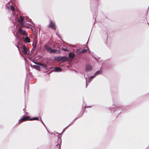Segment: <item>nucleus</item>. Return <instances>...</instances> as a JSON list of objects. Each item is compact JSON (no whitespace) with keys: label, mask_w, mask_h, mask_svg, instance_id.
<instances>
[{"label":"nucleus","mask_w":149,"mask_h":149,"mask_svg":"<svg viewBox=\"0 0 149 149\" xmlns=\"http://www.w3.org/2000/svg\"><path fill=\"white\" fill-rule=\"evenodd\" d=\"M128 109V108H126V110H127Z\"/></svg>","instance_id":"nucleus-24"},{"label":"nucleus","mask_w":149,"mask_h":149,"mask_svg":"<svg viewBox=\"0 0 149 149\" xmlns=\"http://www.w3.org/2000/svg\"><path fill=\"white\" fill-rule=\"evenodd\" d=\"M41 65H42V64H41Z\"/></svg>","instance_id":"nucleus-32"},{"label":"nucleus","mask_w":149,"mask_h":149,"mask_svg":"<svg viewBox=\"0 0 149 149\" xmlns=\"http://www.w3.org/2000/svg\"><path fill=\"white\" fill-rule=\"evenodd\" d=\"M93 68V67L90 64H86L85 66V71L86 72L90 71Z\"/></svg>","instance_id":"nucleus-7"},{"label":"nucleus","mask_w":149,"mask_h":149,"mask_svg":"<svg viewBox=\"0 0 149 149\" xmlns=\"http://www.w3.org/2000/svg\"><path fill=\"white\" fill-rule=\"evenodd\" d=\"M24 40L26 43H29L30 42V39L28 37H26Z\"/></svg>","instance_id":"nucleus-12"},{"label":"nucleus","mask_w":149,"mask_h":149,"mask_svg":"<svg viewBox=\"0 0 149 149\" xmlns=\"http://www.w3.org/2000/svg\"><path fill=\"white\" fill-rule=\"evenodd\" d=\"M49 27L53 29H56V26L55 24L52 21H50V23Z\"/></svg>","instance_id":"nucleus-9"},{"label":"nucleus","mask_w":149,"mask_h":149,"mask_svg":"<svg viewBox=\"0 0 149 149\" xmlns=\"http://www.w3.org/2000/svg\"><path fill=\"white\" fill-rule=\"evenodd\" d=\"M58 144H57V146H58Z\"/></svg>","instance_id":"nucleus-33"},{"label":"nucleus","mask_w":149,"mask_h":149,"mask_svg":"<svg viewBox=\"0 0 149 149\" xmlns=\"http://www.w3.org/2000/svg\"><path fill=\"white\" fill-rule=\"evenodd\" d=\"M75 48H76V51H75V63L77 61V59L79 60L82 58V55L81 53H85L87 51V49H83L81 51L80 50L81 48L77 47L76 44H75Z\"/></svg>","instance_id":"nucleus-2"},{"label":"nucleus","mask_w":149,"mask_h":149,"mask_svg":"<svg viewBox=\"0 0 149 149\" xmlns=\"http://www.w3.org/2000/svg\"><path fill=\"white\" fill-rule=\"evenodd\" d=\"M32 119L33 120H38V118H33Z\"/></svg>","instance_id":"nucleus-20"},{"label":"nucleus","mask_w":149,"mask_h":149,"mask_svg":"<svg viewBox=\"0 0 149 149\" xmlns=\"http://www.w3.org/2000/svg\"><path fill=\"white\" fill-rule=\"evenodd\" d=\"M61 56L59 57H56L55 58V60H57L58 61H61Z\"/></svg>","instance_id":"nucleus-14"},{"label":"nucleus","mask_w":149,"mask_h":149,"mask_svg":"<svg viewBox=\"0 0 149 149\" xmlns=\"http://www.w3.org/2000/svg\"><path fill=\"white\" fill-rule=\"evenodd\" d=\"M146 18H145L144 19V20H141L140 21V22H141V23H144L145 22H146Z\"/></svg>","instance_id":"nucleus-17"},{"label":"nucleus","mask_w":149,"mask_h":149,"mask_svg":"<svg viewBox=\"0 0 149 149\" xmlns=\"http://www.w3.org/2000/svg\"><path fill=\"white\" fill-rule=\"evenodd\" d=\"M147 24H148L149 25V23H148V22H147Z\"/></svg>","instance_id":"nucleus-27"},{"label":"nucleus","mask_w":149,"mask_h":149,"mask_svg":"<svg viewBox=\"0 0 149 149\" xmlns=\"http://www.w3.org/2000/svg\"><path fill=\"white\" fill-rule=\"evenodd\" d=\"M102 70H100L97 71H96L95 74L94 75L95 76H97V75H100V74H102Z\"/></svg>","instance_id":"nucleus-10"},{"label":"nucleus","mask_w":149,"mask_h":149,"mask_svg":"<svg viewBox=\"0 0 149 149\" xmlns=\"http://www.w3.org/2000/svg\"><path fill=\"white\" fill-rule=\"evenodd\" d=\"M85 77V79H86V88H87V86H88V84H87V79Z\"/></svg>","instance_id":"nucleus-19"},{"label":"nucleus","mask_w":149,"mask_h":149,"mask_svg":"<svg viewBox=\"0 0 149 149\" xmlns=\"http://www.w3.org/2000/svg\"><path fill=\"white\" fill-rule=\"evenodd\" d=\"M45 65V66H46V65Z\"/></svg>","instance_id":"nucleus-29"},{"label":"nucleus","mask_w":149,"mask_h":149,"mask_svg":"<svg viewBox=\"0 0 149 149\" xmlns=\"http://www.w3.org/2000/svg\"><path fill=\"white\" fill-rule=\"evenodd\" d=\"M21 48L22 49V52L24 54H27L28 49L26 46L25 45H22Z\"/></svg>","instance_id":"nucleus-8"},{"label":"nucleus","mask_w":149,"mask_h":149,"mask_svg":"<svg viewBox=\"0 0 149 149\" xmlns=\"http://www.w3.org/2000/svg\"><path fill=\"white\" fill-rule=\"evenodd\" d=\"M36 43H37V42H35V45H36Z\"/></svg>","instance_id":"nucleus-25"},{"label":"nucleus","mask_w":149,"mask_h":149,"mask_svg":"<svg viewBox=\"0 0 149 149\" xmlns=\"http://www.w3.org/2000/svg\"><path fill=\"white\" fill-rule=\"evenodd\" d=\"M93 19H95V21L96 20V13H95L94 14H93Z\"/></svg>","instance_id":"nucleus-16"},{"label":"nucleus","mask_w":149,"mask_h":149,"mask_svg":"<svg viewBox=\"0 0 149 149\" xmlns=\"http://www.w3.org/2000/svg\"><path fill=\"white\" fill-rule=\"evenodd\" d=\"M74 55L73 54L70 53L69 54V58L65 56L62 57L61 61L62 62H65L69 60L71 61L74 58Z\"/></svg>","instance_id":"nucleus-4"},{"label":"nucleus","mask_w":149,"mask_h":149,"mask_svg":"<svg viewBox=\"0 0 149 149\" xmlns=\"http://www.w3.org/2000/svg\"><path fill=\"white\" fill-rule=\"evenodd\" d=\"M86 104L85 103L84 101H83V103L82 105V107H84V108H82L81 112L78 115V117L75 118V121L77 120L78 118L81 117L83 114L84 112L86 110Z\"/></svg>","instance_id":"nucleus-5"},{"label":"nucleus","mask_w":149,"mask_h":149,"mask_svg":"<svg viewBox=\"0 0 149 149\" xmlns=\"http://www.w3.org/2000/svg\"><path fill=\"white\" fill-rule=\"evenodd\" d=\"M29 116H27V117H23L21 119H20V121H26V120H28L29 118Z\"/></svg>","instance_id":"nucleus-13"},{"label":"nucleus","mask_w":149,"mask_h":149,"mask_svg":"<svg viewBox=\"0 0 149 149\" xmlns=\"http://www.w3.org/2000/svg\"><path fill=\"white\" fill-rule=\"evenodd\" d=\"M55 71L56 72H60L62 71V69L59 67H56L55 68Z\"/></svg>","instance_id":"nucleus-15"},{"label":"nucleus","mask_w":149,"mask_h":149,"mask_svg":"<svg viewBox=\"0 0 149 149\" xmlns=\"http://www.w3.org/2000/svg\"><path fill=\"white\" fill-rule=\"evenodd\" d=\"M94 24H95V23L93 24V26H94Z\"/></svg>","instance_id":"nucleus-31"},{"label":"nucleus","mask_w":149,"mask_h":149,"mask_svg":"<svg viewBox=\"0 0 149 149\" xmlns=\"http://www.w3.org/2000/svg\"><path fill=\"white\" fill-rule=\"evenodd\" d=\"M89 39V38H88V41H87V43H86V44H87H87H88V40Z\"/></svg>","instance_id":"nucleus-22"},{"label":"nucleus","mask_w":149,"mask_h":149,"mask_svg":"<svg viewBox=\"0 0 149 149\" xmlns=\"http://www.w3.org/2000/svg\"><path fill=\"white\" fill-rule=\"evenodd\" d=\"M17 47L18 48L19 50V48H18V46H17Z\"/></svg>","instance_id":"nucleus-23"},{"label":"nucleus","mask_w":149,"mask_h":149,"mask_svg":"<svg viewBox=\"0 0 149 149\" xmlns=\"http://www.w3.org/2000/svg\"><path fill=\"white\" fill-rule=\"evenodd\" d=\"M75 72H76V70H75Z\"/></svg>","instance_id":"nucleus-30"},{"label":"nucleus","mask_w":149,"mask_h":149,"mask_svg":"<svg viewBox=\"0 0 149 149\" xmlns=\"http://www.w3.org/2000/svg\"><path fill=\"white\" fill-rule=\"evenodd\" d=\"M114 106V105H113V107L112 108H109V109L110 111H111V110H113L114 113H115L116 112H118L120 111V112L118 113V115L116 116V117H117L125 110V108H123V106L115 107V108L113 107Z\"/></svg>","instance_id":"nucleus-3"},{"label":"nucleus","mask_w":149,"mask_h":149,"mask_svg":"<svg viewBox=\"0 0 149 149\" xmlns=\"http://www.w3.org/2000/svg\"><path fill=\"white\" fill-rule=\"evenodd\" d=\"M62 49L64 51H68V50L65 48H63Z\"/></svg>","instance_id":"nucleus-18"},{"label":"nucleus","mask_w":149,"mask_h":149,"mask_svg":"<svg viewBox=\"0 0 149 149\" xmlns=\"http://www.w3.org/2000/svg\"><path fill=\"white\" fill-rule=\"evenodd\" d=\"M58 53H60V52L59 51H58Z\"/></svg>","instance_id":"nucleus-26"},{"label":"nucleus","mask_w":149,"mask_h":149,"mask_svg":"<svg viewBox=\"0 0 149 149\" xmlns=\"http://www.w3.org/2000/svg\"><path fill=\"white\" fill-rule=\"evenodd\" d=\"M95 76L94 75V74L93 75L91 76L88 78V82H90L92 79L94 78L95 77Z\"/></svg>","instance_id":"nucleus-11"},{"label":"nucleus","mask_w":149,"mask_h":149,"mask_svg":"<svg viewBox=\"0 0 149 149\" xmlns=\"http://www.w3.org/2000/svg\"><path fill=\"white\" fill-rule=\"evenodd\" d=\"M45 49L48 52L51 53H55L58 51L57 50L52 49L51 47L47 45H45L44 46Z\"/></svg>","instance_id":"nucleus-6"},{"label":"nucleus","mask_w":149,"mask_h":149,"mask_svg":"<svg viewBox=\"0 0 149 149\" xmlns=\"http://www.w3.org/2000/svg\"><path fill=\"white\" fill-rule=\"evenodd\" d=\"M7 9L9 11L10 13L12 12V18L13 17V20L14 21L13 22H15L17 24L20 25L21 27L19 30V32L22 35L26 36L27 35V33L26 31L23 30L21 27L29 28L30 24L28 23V19L26 17H23L21 16H18V11L17 9V7L15 5L12 6H6Z\"/></svg>","instance_id":"nucleus-1"},{"label":"nucleus","mask_w":149,"mask_h":149,"mask_svg":"<svg viewBox=\"0 0 149 149\" xmlns=\"http://www.w3.org/2000/svg\"><path fill=\"white\" fill-rule=\"evenodd\" d=\"M91 107H92L91 106H88L87 107L86 106V108H91Z\"/></svg>","instance_id":"nucleus-21"},{"label":"nucleus","mask_w":149,"mask_h":149,"mask_svg":"<svg viewBox=\"0 0 149 149\" xmlns=\"http://www.w3.org/2000/svg\"><path fill=\"white\" fill-rule=\"evenodd\" d=\"M123 108H125H125H126V107H125V108L123 106Z\"/></svg>","instance_id":"nucleus-28"}]
</instances>
